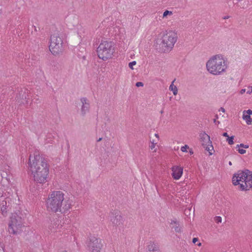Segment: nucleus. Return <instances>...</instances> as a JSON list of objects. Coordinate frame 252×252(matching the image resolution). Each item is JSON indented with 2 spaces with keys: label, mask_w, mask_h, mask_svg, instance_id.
I'll return each mask as SVG.
<instances>
[{
  "label": "nucleus",
  "mask_w": 252,
  "mask_h": 252,
  "mask_svg": "<svg viewBox=\"0 0 252 252\" xmlns=\"http://www.w3.org/2000/svg\"><path fill=\"white\" fill-rule=\"evenodd\" d=\"M174 230L178 233L176 236L180 237L183 231V225L181 224L179 222L174 221Z\"/></svg>",
  "instance_id": "nucleus-15"
},
{
  "label": "nucleus",
  "mask_w": 252,
  "mask_h": 252,
  "mask_svg": "<svg viewBox=\"0 0 252 252\" xmlns=\"http://www.w3.org/2000/svg\"><path fill=\"white\" fill-rule=\"evenodd\" d=\"M147 249L149 252H160L158 243L154 241L148 243Z\"/></svg>",
  "instance_id": "nucleus-13"
},
{
  "label": "nucleus",
  "mask_w": 252,
  "mask_h": 252,
  "mask_svg": "<svg viewBox=\"0 0 252 252\" xmlns=\"http://www.w3.org/2000/svg\"><path fill=\"white\" fill-rule=\"evenodd\" d=\"M222 136H224V137H229L228 134L227 132H224L223 134H222Z\"/></svg>",
  "instance_id": "nucleus-35"
},
{
  "label": "nucleus",
  "mask_w": 252,
  "mask_h": 252,
  "mask_svg": "<svg viewBox=\"0 0 252 252\" xmlns=\"http://www.w3.org/2000/svg\"><path fill=\"white\" fill-rule=\"evenodd\" d=\"M189 147L187 145H185L184 146L182 147L181 148V151L183 152H187V149H189Z\"/></svg>",
  "instance_id": "nucleus-25"
},
{
  "label": "nucleus",
  "mask_w": 252,
  "mask_h": 252,
  "mask_svg": "<svg viewBox=\"0 0 252 252\" xmlns=\"http://www.w3.org/2000/svg\"><path fill=\"white\" fill-rule=\"evenodd\" d=\"M228 18H229V16H225V17H224V19H228Z\"/></svg>",
  "instance_id": "nucleus-47"
},
{
  "label": "nucleus",
  "mask_w": 252,
  "mask_h": 252,
  "mask_svg": "<svg viewBox=\"0 0 252 252\" xmlns=\"http://www.w3.org/2000/svg\"><path fill=\"white\" fill-rule=\"evenodd\" d=\"M229 164L230 165H231L232 164V163H231V161H229Z\"/></svg>",
  "instance_id": "nucleus-49"
},
{
  "label": "nucleus",
  "mask_w": 252,
  "mask_h": 252,
  "mask_svg": "<svg viewBox=\"0 0 252 252\" xmlns=\"http://www.w3.org/2000/svg\"><path fill=\"white\" fill-rule=\"evenodd\" d=\"M157 143V142H155V141L153 140L152 142H151V145L150 146V148L153 150L155 147L156 144Z\"/></svg>",
  "instance_id": "nucleus-27"
},
{
  "label": "nucleus",
  "mask_w": 252,
  "mask_h": 252,
  "mask_svg": "<svg viewBox=\"0 0 252 252\" xmlns=\"http://www.w3.org/2000/svg\"><path fill=\"white\" fill-rule=\"evenodd\" d=\"M243 113H247V114L251 115H252V110H251V109H249L247 111L245 110L243 112Z\"/></svg>",
  "instance_id": "nucleus-30"
},
{
  "label": "nucleus",
  "mask_w": 252,
  "mask_h": 252,
  "mask_svg": "<svg viewBox=\"0 0 252 252\" xmlns=\"http://www.w3.org/2000/svg\"><path fill=\"white\" fill-rule=\"evenodd\" d=\"M215 117L216 118L214 119V123L216 124V125H219L220 124V122L219 121H217V119L218 118V116L217 115H216L215 116Z\"/></svg>",
  "instance_id": "nucleus-31"
},
{
  "label": "nucleus",
  "mask_w": 252,
  "mask_h": 252,
  "mask_svg": "<svg viewBox=\"0 0 252 252\" xmlns=\"http://www.w3.org/2000/svg\"><path fill=\"white\" fill-rule=\"evenodd\" d=\"M6 204V202L5 201L4 202L3 201L0 205V211L1 212V213L3 215V216H5V214H6V207H5V205Z\"/></svg>",
  "instance_id": "nucleus-18"
},
{
  "label": "nucleus",
  "mask_w": 252,
  "mask_h": 252,
  "mask_svg": "<svg viewBox=\"0 0 252 252\" xmlns=\"http://www.w3.org/2000/svg\"><path fill=\"white\" fill-rule=\"evenodd\" d=\"M114 52V43L112 41H101L97 49L98 57L103 61L112 58Z\"/></svg>",
  "instance_id": "nucleus-5"
},
{
  "label": "nucleus",
  "mask_w": 252,
  "mask_h": 252,
  "mask_svg": "<svg viewBox=\"0 0 252 252\" xmlns=\"http://www.w3.org/2000/svg\"><path fill=\"white\" fill-rule=\"evenodd\" d=\"M158 44L156 46V49H159V52H168L173 48V36H172V32L169 31L163 37L161 43L159 44V48H158Z\"/></svg>",
  "instance_id": "nucleus-8"
},
{
  "label": "nucleus",
  "mask_w": 252,
  "mask_h": 252,
  "mask_svg": "<svg viewBox=\"0 0 252 252\" xmlns=\"http://www.w3.org/2000/svg\"><path fill=\"white\" fill-rule=\"evenodd\" d=\"M32 27L34 28V30L35 32H37L38 30H40L39 28H38V30H37V28L35 26H32Z\"/></svg>",
  "instance_id": "nucleus-36"
},
{
  "label": "nucleus",
  "mask_w": 252,
  "mask_h": 252,
  "mask_svg": "<svg viewBox=\"0 0 252 252\" xmlns=\"http://www.w3.org/2000/svg\"><path fill=\"white\" fill-rule=\"evenodd\" d=\"M239 153L241 154H244L246 153V151L243 149H239L238 150Z\"/></svg>",
  "instance_id": "nucleus-28"
},
{
  "label": "nucleus",
  "mask_w": 252,
  "mask_h": 252,
  "mask_svg": "<svg viewBox=\"0 0 252 252\" xmlns=\"http://www.w3.org/2000/svg\"><path fill=\"white\" fill-rule=\"evenodd\" d=\"M177 39V36H174V44L176 42Z\"/></svg>",
  "instance_id": "nucleus-41"
},
{
  "label": "nucleus",
  "mask_w": 252,
  "mask_h": 252,
  "mask_svg": "<svg viewBox=\"0 0 252 252\" xmlns=\"http://www.w3.org/2000/svg\"><path fill=\"white\" fill-rule=\"evenodd\" d=\"M234 136H231L230 137H228L226 139V141L229 145H232L234 144Z\"/></svg>",
  "instance_id": "nucleus-21"
},
{
  "label": "nucleus",
  "mask_w": 252,
  "mask_h": 252,
  "mask_svg": "<svg viewBox=\"0 0 252 252\" xmlns=\"http://www.w3.org/2000/svg\"><path fill=\"white\" fill-rule=\"evenodd\" d=\"M220 111H221L223 112H224L225 109L223 107H221L220 109Z\"/></svg>",
  "instance_id": "nucleus-39"
},
{
  "label": "nucleus",
  "mask_w": 252,
  "mask_h": 252,
  "mask_svg": "<svg viewBox=\"0 0 252 252\" xmlns=\"http://www.w3.org/2000/svg\"><path fill=\"white\" fill-rule=\"evenodd\" d=\"M241 0H234L233 2L236 4L237 2L241 1Z\"/></svg>",
  "instance_id": "nucleus-43"
},
{
  "label": "nucleus",
  "mask_w": 252,
  "mask_h": 252,
  "mask_svg": "<svg viewBox=\"0 0 252 252\" xmlns=\"http://www.w3.org/2000/svg\"><path fill=\"white\" fill-rule=\"evenodd\" d=\"M169 98H170V100H171V99L172 97H171V96H170V97H169Z\"/></svg>",
  "instance_id": "nucleus-50"
},
{
  "label": "nucleus",
  "mask_w": 252,
  "mask_h": 252,
  "mask_svg": "<svg viewBox=\"0 0 252 252\" xmlns=\"http://www.w3.org/2000/svg\"><path fill=\"white\" fill-rule=\"evenodd\" d=\"M189 153H190V155H192V154H193V151H192V149H190V150H189Z\"/></svg>",
  "instance_id": "nucleus-42"
},
{
  "label": "nucleus",
  "mask_w": 252,
  "mask_h": 252,
  "mask_svg": "<svg viewBox=\"0 0 252 252\" xmlns=\"http://www.w3.org/2000/svg\"><path fill=\"white\" fill-rule=\"evenodd\" d=\"M237 147H242L245 149H248L249 147L248 145H245L243 143L240 144V145H237Z\"/></svg>",
  "instance_id": "nucleus-23"
},
{
  "label": "nucleus",
  "mask_w": 252,
  "mask_h": 252,
  "mask_svg": "<svg viewBox=\"0 0 252 252\" xmlns=\"http://www.w3.org/2000/svg\"><path fill=\"white\" fill-rule=\"evenodd\" d=\"M176 8L182 7L184 5V0H175Z\"/></svg>",
  "instance_id": "nucleus-19"
},
{
  "label": "nucleus",
  "mask_w": 252,
  "mask_h": 252,
  "mask_svg": "<svg viewBox=\"0 0 252 252\" xmlns=\"http://www.w3.org/2000/svg\"><path fill=\"white\" fill-rule=\"evenodd\" d=\"M23 226L24 225L22 218L17 214L12 215L8 224L9 233L14 235L19 234L21 232Z\"/></svg>",
  "instance_id": "nucleus-6"
},
{
  "label": "nucleus",
  "mask_w": 252,
  "mask_h": 252,
  "mask_svg": "<svg viewBox=\"0 0 252 252\" xmlns=\"http://www.w3.org/2000/svg\"><path fill=\"white\" fill-rule=\"evenodd\" d=\"M63 39L58 33L51 35L49 49L54 55L59 54L63 51Z\"/></svg>",
  "instance_id": "nucleus-7"
},
{
  "label": "nucleus",
  "mask_w": 252,
  "mask_h": 252,
  "mask_svg": "<svg viewBox=\"0 0 252 252\" xmlns=\"http://www.w3.org/2000/svg\"><path fill=\"white\" fill-rule=\"evenodd\" d=\"M82 103L81 106V114L82 116H85L87 112H88L90 110V102L86 97H82L80 99Z\"/></svg>",
  "instance_id": "nucleus-12"
},
{
  "label": "nucleus",
  "mask_w": 252,
  "mask_h": 252,
  "mask_svg": "<svg viewBox=\"0 0 252 252\" xmlns=\"http://www.w3.org/2000/svg\"><path fill=\"white\" fill-rule=\"evenodd\" d=\"M71 202L64 200V193L61 191H55L48 196L47 207L48 210L54 213H66L70 209Z\"/></svg>",
  "instance_id": "nucleus-2"
},
{
  "label": "nucleus",
  "mask_w": 252,
  "mask_h": 252,
  "mask_svg": "<svg viewBox=\"0 0 252 252\" xmlns=\"http://www.w3.org/2000/svg\"><path fill=\"white\" fill-rule=\"evenodd\" d=\"M243 119L246 120V123L248 125H251L252 122V119L251 117V115L247 114V113H243Z\"/></svg>",
  "instance_id": "nucleus-17"
},
{
  "label": "nucleus",
  "mask_w": 252,
  "mask_h": 252,
  "mask_svg": "<svg viewBox=\"0 0 252 252\" xmlns=\"http://www.w3.org/2000/svg\"><path fill=\"white\" fill-rule=\"evenodd\" d=\"M247 93L249 94H250L251 93H252V87L251 91V92L248 91Z\"/></svg>",
  "instance_id": "nucleus-44"
},
{
  "label": "nucleus",
  "mask_w": 252,
  "mask_h": 252,
  "mask_svg": "<svg viewBox=\"0 0 252 252\" xmlns=\"http://www.w3.org/2000/svg\"><path fill=\"white\" fill-rule=\"evenodd\" d=\"M66 252V251H64V252Z\"/></svg>",
  "instance_id": "nucleus-51"
},
{
  "label": "nucleus",
  "mask_w": 252,
  "mask_h": 252,
  "mask_svg": "<svg viewBox=\"0 0 252 252\" xmlns=\"http://www.w3.org/2000/svg\"><path fill=\"white\" fill-rule=\"evenodd\" d=\"M234 186L239 185L241 190H248L252 189V171L245 169L239 170L234 173L232 178Z\"/></svg>",
  "instance_id": "nucleus-3"
},
{
  "label": "nucleus",
  "mask_w": 252,
  "mask_h": 252,
  "mask_svg": "<svg viewBox=\"0 0 252 252\" xmlns=\"http://www.w3.org/2000/svg\"><path fill=\"white\" fill-rule=\"evenodd\" d=\"M111 221L116 226H119L123 223V217L118 210H114L110 216Z\"/></svg>",
  "instance_id": "nucleus-11"
},
{
  "label": "nucleus",
  "mask_w": 252,
  "mask_h": 252,
  "mask_svg": "<svg viewBox=\"0 0 252 252\" xmlns=\"http://www.w3.org/2000/svg\"><path fill=\"white\" fill-rule=\"evenodd\" d=\"M198 239L197 238H193L192 239V243L193 244H195V243L198 241Z\"/></svg>",
  "instance_id": "nucleus-34"
},
{
  "label": "nucleus",
  "mask_w": 252,
  "mask_h": 252,
  "mask_svg": "<svg viewBox=\"0 0 252 252\" xmlns=\"http://www.w3.org/2000/svg\"><path fill=\"white\" fill-rule=\"evenodd\" d=\"M29 165L33 176L34 182L39 184H44L47 182L49 167L44 158L38 154H34L33 157L31 155L29 157Z\"/></svg>",
  "instance_id": "nucleus-1"
},
{
  "label": "nucleus",
  "mask_w": 252,
  "mask_h": 252,
  "mask_svg": "<svg viewBox=\"0 0 252 252\" xmlns=\"http://www.w3.org/2000/svg\"><path fill=\"white\" fill-rule=\"evenodd\" d=\"M199 136L202 143V146L205 148L206 150L209 152V155H212L213 153L211 152L214 150V148L212 144V141L210 140V136L205 132L201 133Z\"/></svg>",
  "instance_id": "nucleus-10"
},
{
  "label": "nucleus",
  "mask_w": 252,
  "mask_h": 252,
  "mask_svg": "<svg viewBox=\"0 0 252 252\" xmlns=\"http://www.w3.org/2000/svg\"><path fill=\"white\" fill-rule=\"evenodd\" d=\"M136 63L135 61H132V62L129 63L128 64V66H129V68L133 69V65L136 64Z\"/></svg>",
  "instance_id": "nucleus-26"
},
{
  "label": "nucleus",
  "mask_w": 252,
  "mask_h": 252,
  "mask_svg": "<svg viewBox=\"0 0 252 252\" xmlns=\"http://www.w3.org/2000/svg\"><path fill=\"white\" fill-rule=\"evenodd\" d=\"M59 220H54L53 224L51 223L49 226V229L52 231H55L59 226Z\"/></svg>",
  "instance_id": "nucleus-16"
},
{
  "label": "nucleus",
  "mask_w": 252,
  "mask_h": 252,
  "mask_svg": "<svg viewBox=\"0 0 252 252\" xmlns=\"http://www.w3.org/2000/svg\"><path fill=\"white\" fill-rule=\"evenodd\" d=\"M169 90L171 91H173V81H172L171 83V84L169 86Z\"/></svg>",
  "instance_id": "nucleus-32"
},
{
  "label": "nucleus",
  "mask_w": 252,
  "mask_h": 252,
  "mask_svg": "<svg viewBox=\"0 0 252 252\" xmlns=\"http://www.w3.org/2000/svg\"><path fill=\"white\" fill-rule=\"evenodd\" d=\"M102 138H99L97 140V142H99V141H100L102 140Z\"/></svg>",
  "instance_id": "nucleus-45"
},
{
  "label": "nucleus",
  "mask_w": 252,
  "mask_h": 252,
  "mask_svg": "<svg viewBox=\"0 0 252 252\" xmlns=\"http://www.w3.org/2000/svg\"><path fill=\"white\" fill-rule=\"evenodd\" d=\"M179 149V147H177V148H175V147H174V150L175 151V150H178Z\"/></svg>",
  "instance_id": "nucleus-46"
},
{
  "label": "nucleus",
  "mask_w": 252,
  "mask_h": 252,
  "mask_svg": "<svg viewBox=\"0 0 252 252\" xmlns=\"http://www.w3.org/2000/svg\"><path fill=\"white\" fill-rule=\"evenodd\" d=\"M215 220L217 223H220L221 222V218L220 216L216 217Z\"/></svg>",
  "instance_id": "nucleus-24"
},
{
  "label": "nucleus",
  "mask_w": 252,
  "mask_h": 252,
  "mask_svg": "<svg viewBox=\"0 0 252 252\" xmlns=\"http://www.w3.org/2000/svg\"><path fill=\"white\" fill-rule=\"evenodd\" d=\"M136 86L137 87H143L144 84L142 82H138L136 83L135 84Z\"/></svg>",
  "instance_id": "nucleus-29"
},
{
  "label": "nucleus",
  "mask_w": 252,
  "mask_h": 252,
  "mask_svg": "<svg viewBox=\"0 0 252 252\" xmlns=\"http://www.w3.org/2000/svg\"><path fill=\"white\" fill-rule=\"evenodd\" d=\"M155 136L158 138V139H159V135H158V134H157V133H155Z\"/></svg>",
  "instance_id": "nucleus-40"
},
{
  "label": "nucleus",
  "mask_w": 252,
  "mask_h": 252,
  "mask_svg": "<svg viewBox=\"0 0 252 252\" xmlns=\"http://www.w3.org/2000/svg\"><path fill=\"white\" fill-rule=\"evenodd\" d=\"M87 245L92 252H100L102 247L100 240L92 235L89 237Z\"/></svg>",
  "instance_id": "nucleus-9"
},
{
  "label": "nucleus",
  "mask_w": 252,
  "mask_h": 252,
  "mask_svg": "<svg viewBox=\"0 0 252 252\" xmlns=\"http://www.w3.org/2000/svg\"><path fill=\"white\" fill-rule=\"evenodd\" d=\"M245 92H246V89H242V90H241V91H240V93H241V94H244Z\"/></svg>",
  "instance_id": "nucleus-38"
},
{
  "label": "nucleus",
  "mask_w": 252,
  "mask_h": 252,
  "mask_svg": "<svg viewBox=\"0 0 252 252\" xmlns=\"http://www.w3.org/2000/svg\"><path fill=\"white\" fill-rule=\"evenodd\" d=\"M197 245H198V246H201V243H199L197 244Z\"/></svg>",
  "instance_id": "nucleus-48"
},
{
  "label": "nucleus",
  "mask_w": 252,
  "mask_h": 252,
  "mask_svg": "<svg viewBox=\"0 0 252 252\" xmlns=\"http://www.w3.org/2000/svg\"><path fill=\"white\" fill-rule=\"evenodd\" d=\"M183 167L174 166V180H178L183 174Z\"/></svg>",
  "instance_id": "nucleus-14"
},
{
  "label": "nucleus",
  "mask_w": 252,
  "mask_h": 252,
  "mask_svg": "<svg viewBox=\"0 0 252 252\" xmlns=\"http://www.w3.org/2000/svg\"><path fill=\"white\" fill-rule=\"evenodd\" d=\"M170 169L172 171V172L171 173V175L172 176V177H173V169H174L173 165L170 168Z\"/></svg>",
  "instance_id": "nucleus-37"
},
{
  "label": "nucleus",
  "mask_w": 252,
  "mask_h": 252,
  "mask_svg": "<svg viewBox=\"0 0 252 252\" xmlns=\"http://www.w3.org/2000/svg\"><path fill=\"white\" fill-rule=\"evenodd\" d=\"M206 67L211 74L219 75L225 71L227 66L223 58L217 55L214 56L207 62Z\"/></svg>",
  "instance_id": "nucleus-4"
},
{
  "label": "nucleus",
  "mask_w": 252,
  "mask_h": 252,
  "mask_svg": "<svg viewBox=\"0 0 252 252\" xmlns=\"http://www.w3.org/2000/svg\"><path fill=\"white\" fill-rule=\"evenodd\" d=\"M178 93V89L177 88L174 86V95H176Z\"/></svg>",
  "instance_id": "nucleus-33"
},
{
  "label": "nucleus",
  "mask_w": 252,
  "mask_h": 252,
  "mask_svg": "<svg viewBox=\"0 0 252 252\" xmlns=\"http://www.w3.org/2000/svg\"><path fill=\"white\" fill-rule=\"evenodd\" d=\"M26 94V92L25 91L23 92V91H21L20 92V95H21L22 94V99H28L29 98H27V95L26 94Z\"/></svg>",
  "instance_id": "nucleus-22"
},
{
  "label": "nucleus",
  "mask_w": 252,
  "mask_h": 252,
  "mask_svg": "<svg viewBox=\"0 0 252 252\" xmlns=\"http://www.w3.org/2000/svg\"><path fill=\"white\" fill-rule=\"evenodd\" d=\"M172 14L173 13L171 11L165 10L163 13L162 18L167 17L168 15L171 16Z\"/></svg>",
  "instance_id": "nucleus-20"
}]
</instances>
